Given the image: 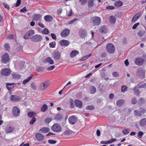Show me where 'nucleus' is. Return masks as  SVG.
I'll return each mask as SVG.
<instances>
[{
  "instance_id": "obj_19",
  "label": "nucleus",
  "mask_w": 146,
  "mask_h": 146,
  "mask_svg": "<svg viewBox=\"0 0 146 146\" xmlns=\"http://www.w3.org/2000/svg\"><path fill=\"white\" fill-rule=\"evenodd\" d=\"M15 84V83H6V86L7 89L9 91H11V90L14 88V86H13Z\"/></svg>"
},
{
  "instance_id": "obj_1",
  "label": "nucleus",
  "mask_w": 146,
  "mask_h": 146,
  "mask_svg": "<svg viewBox=\"0 0 146 146\" xmlns=\"http://www.w3.org/2000/svg\"><path fill=\"white\" fill-rule=\"evenodd\" d=\"M91 22L94 26H98L99 25L101 21V18L98 17H94L91 18Z\"/></svg>"
},
{
  "instance_id": "obj_49",
  "label": "nucleus",
  "mask_w": 146,
  "mask_h": 146,
  "mask_svg": "<svg viewBox=\"0 0 146 146\" xmlns=\"http://www.w3.org/2000/svg\"><path fill=\"white\" fill-rule=\"evenodd\" d=\"M43 70V68L41 67H38L36 69V70L38 72H42Z\"/></svg>"
},
{
  "instance_id": "obj_63",
  "label": "nucleus",
  "mask_w": 146,
  "mask_h": 146,
  "mask_svg": "<svg viewBox=\"0 0 146 146\" xmlns=\"http://www.w3.org/2000/svg\"><path fill=\"white\" fill-rule=\"evenodd\" d=\"M106 8L107 9L113 10L114 9L115 7L113 6H109L107 7Z\"/></svg>"
},
{
  "instance_id": "obj_62",
  "label": "nucleus",
  "mask_w": 146,
  "mask_h": 146,
  "mask_svg": "<svg viewBox=\"0 0 146 146\" xmlns=\"http://www.w3.org/2000/svg\"><path fill=\"white\" fill-rule=\"evenodd\" d=\"M55 67L54 66H52L49 67L47 68V70H51L53 69Z\"/></svg>"
},
{
  "instance_id": "obj_9",
  "label": "nucleus",
  "mask_w": 146,
  "mask_h": 146,
  "mask_svg": "<svg viewBox=\"0 0 146 146\" xmlns=\"http://www.w3.org/2000/svg\"><path fill=\"white\" fill-rule=\"evenodd\" d=\"M34 31L32 29L30 30L25 35L23 36V38L25 39H28L31 36L34 35Z\"/></svg>"
},
{
  "instance_id": "obj_5",
  "label": "nucleus",
  "mask_w": 146,
  "mask_h": 146,
  "mask_svg": "<svg viewBox=\"0 0 146 146\" xmlns=\"http://www.w3.org/2000/svg\"><path fill=\"white\" fill-rule=\"evenodd\" d=\"M43 39V37L40 35H36L33 36L31 38V40L34 42H38L40 41Z\"/></svg>"
},
{
  "instance_id": "obj_7",
  "label": "nucleus",
  "mask_w": 146,
  "mask_h": 146,
  "mask_svg": "<svg viewBox=\"0 0 146 146\" xmlns=\"http://www.w3.org/2000/svg\"><path fill=\"white\" fill-rule=\"evenodd\" d=\"M11 72L9 68H5L1 70V74L2 75L7 76L10 75Z\"/></svg>"
},
{
  "instance_id": "obj_31",
  "label": "nucleus",
  "mask_w": 146,
  "mask_h": 146,
  "mask_svg": "<svg viewBox=\"0 0 146 146\" xmlns=\"http://www.w3.org/2000/svg\"><path fill=\"white\" fill-rule=\"evenodd\" d=\"M114 5L116 7H119L123 5V3L120 1H118L115 2Z\"/></svg>"
},
{
  "instance_id": "obj_26",
  "label": "nucleus",
  "mask_w": 146,
  "mask_h": 146,
  "mask_svg": "<svg viewBox=\"0 0 146 146\" xmlns=\"http://www.w3.org/2000/svg\"><path fill=\"white\" fill-rule=\"evenodd\" d=\"M50 131L49 128L48 127H43L39 130V132L42 133H45L48 132Z\"/></svg>"
},
{
  "instance_id": "obj_58",
  "label": "nucleus",
  "mask_w": 146,
  "mask_h": 146,
  "mask_svg": "<svg viewBox=\"0 0 146 146\" xmlns=\"http://www.w3.org/2000/svg\"><path fill=\"white\" fill-rule=\"evenodd\" d=\"M3 4L5 8L7 9L8 10L9 9V7L7 3H3Z\"/></svg>"
},
{
  "instance_id": "obj_34",
  "label": "nucleus",
  "mask_w": 146,
  "mask_h": 146,
  "mask_svg": "<svg viewBox=\"0 0 146 146\" xmlns=\"http://www.w3.org/2000/svg\"><path fill=\"white\" fill-rule=\"evenodd\" d=\"M41 16L39 14H35L34 15L33 19L35 21H37L40 20Z\"/></svg>"
},
{
  "instance_id": "obj_48",
  "label": "nucleus",
  "mask_w": 146,
  "mask_h": 146,
  "mask_svg": "<svg viewBox=\"0 0 146 146\" xmlns=\"http://www.w3.org/2000/svg\"><path fill=\"white\" fill-rule=\"evenodd\" d=\"M42 33L44 34L47 35L49 33V31L48 29L45 28L42 31Z\"/></svg>"
},
{
  "instance_id": "obj_13",
  "label": "nucleus",
  "mask_w": 146,
  "mask_h": 146,
  "mask_svg": "<svg viewBox=\"0 0 146 146\" xmlns=\"http://www.w3.org/2000/svg\"><path fill=\"white\" fill-rule=\"evenodd\" d=\"M134 62L137 65L141 66L143 63L144 60L138 57L135 59Z\"/></svg>"
},
{
  "instance_id": "obj_3",
  "label": "nucleus",
  "mask_w": 146,
  "mask_h": 146,
  "mask_svg": "<svg viewBox=\"0 0 146 146\" xmlns=\"http://www.w3.org/2000/svg\"><path fill=\"white\" fill-rule=\"evenodd\" d=\"M51 129L53 131L57 133L61 132L62 130L61 127L57 123L54 124L51 126Z\"/></svg>"
},
{
  "instance_id": "obj_14",
  "label": "nucleus",
  "mask_w": 146,
  "mask_h": 146,
  "mask_svg": "<svg viewBox=\"0 0 146 146\" xmlns=\"http://www.w3.org/2000/svg\"><path fill=\"white\" fill-rule=\"evenodd\" d=\"M68 120L70 123L73 124L76 122L77 118L75 116L72 115L70 116L68 118Z\"/></svg>"
},
{
  "instance_id": "obj_17",
  "label": "nucleus",
  "mask_w": 146,
  "mask_h": 146,
  "mask_svg": "<svg viewBox=\"0 0 146 146\" xmlns=\"http://www.w3.org/2000/svg\"><path fill=\"white\" fill-rule=\"evenodd\" d=\"M99 31L102 33H106L108 32V29L105 26L101 27L99 29Z\"/></svg>"
},
{
  "instance_id": "obj_57",
  "label": "nucleus",
  "mask_w": 146,
  "mask_h": 146,
  "mask_svg": "<svg viewBox=\"0 0 146 146\" xmlns=\"http://www.w3.org/2000/svg\"><path fill=\"white\" fill-rule=\"evenodd\" d=\"M49 45L50 47L52 48H54L56 45V43L55 42H51L50 43Z\"/></svg>"
},
{
  "instance_id": "obj_25",
  "label": "nucleus",
  "mask_w": 146,
  "mask_h": 146,
  "mask_svg": "<svg viewBox=\"0 0 146 146\" xmlns=\"http://www.w3.org/2000/svg\"><path fill=\"white\" fill-rule=\"evenodd\" d=\"M44 19L47 22H50L52 20L53 18L50 15H47L44 17Z\"/></svg>"
},
{
  "instance_id": "obj_53",
  "label": "nucleus",
  "mask_w": 146,
  "mask_h": 146,
  "mask_svg": "<svg viewBox=\"0 0 146 146\" xmlns=\"http://www.w3.org/2000/svg\"><path fill=\"white\" fill-rule=\"evenodd\" d=\"M127 88L125 86H121V92H124L125 91H127Z\"/></svg>"
},
{
  "instance_id": "obj_51",
  "label": "nucleus",
  "mask_w": 146,
  "mask_h": 146,
  "mask_svg": "<svg viewBox=\"0 0 146 146\" xmlns=\"http://www.w3.org/2000/svg\"><path fill=\"white\" fill-rule=\"evenodd\" d=\"M137 102V98H132L131 101V103L132 104H135Z\"/></svg>"
},
{
  "instance_id": "obj_22",
  "label": "nucleus",
  "mask_w": 146,
  "mask_h": 146,
  "mask_svg": "<svg viewBox=\"0 0 146 146\" xmlns=\"http://www.w3.org/2000/svg\"><path fill=\"white\" fill-rule=\"evenodd\" d=\"M61 54L58 52H54L53 54L54 58L56 60L59 59L60 57Z\"/></svg>"
},
{
  "instance_id": "obj_16",
  "label": "nucleus",
  "mask_w": 146,
  "mask_h": 146,
  "mask_svg": "<svg viewBox=\"0 0 146 146\" xmlns=\"http://www.w3.org/2000/svg\"><path fill=\"white\" fill-rule=\"evenodd\" d=\"M144 74V72L143 70L141 69H139L137 72V76L138 77L141 78Z\"/></svg>"
},
{
  "instance_id": "obj_37",
  "label": "nucleus",
  "mask_w": 146,
  "mask_h": 146,
  "mask_svg": "<svg viewBox=\"0 0 146 146\" xmlns=\"http://www.w3.org/2000/svg\"><path fill=\"white\" fill-rule=\"evenodd\" d=\"M48 108V106L45 104H44L41 107V111L42 112H44L47 110Z\"/></svg>"
},
{
  "instance_id": "obj_44",
  "label": "nucleus",
  "mask_w": 146,
  "mask_h": 146,
  "mask_svg": "<svg viewBox=\"0 0 146 146\" xmlns=\"http://www.w3.org/2000/svg\"><path fill=\"white\" fill-rule=\"evenodd\" d=\"M92 55L91 54H89L88 55H86L83 57H82L81 59V61H83L86 60L87 59H88L89 57L91 56Z\"/></svg>"
},
{
  "instance_id": "obj_27",
  "label": "nucleus",
  "mask_w": 146,
  "mask_h": 146,
  "mask_svg": "<svg viewBox=\"0 0 146 146\" xmlns=\"http://www.w3.org/2000/svg\"><path fill=\"white\" fill-rule=\"evenodd\" d=\"M125 101L122 99L119 100L116 102L117 106L120 107L124 104Z\"/></svg>"
},
{
  "instance_id": "obj_52",
  "label": "nucleus",
  "mask_w": 146,
  "mask_h": 146,
  "mask_svg": "<svg viewBox=\"0 0 146 146\" xmlns=\"http://www.w3.org/2000/svg\"><path fill=\"white\" fill-rule=\"evenodd\" d=\"M140 84H139L138 86L140 88H146V83L140 85Z\"/></svg>"
},
{
  "instance_id": "obj_33",
  "label": "nucleus",
  "mask_w": 146,
  "mask_h": 146,
  "mask_svg": "<svg viewBox=\"0 0 146 146\" xmlns=\"http://www.w3.org/2000/svg\"><path fill=\"white\" fill-rule=\"evenodd\" d=\"M62 116L61 114H58L54 117V119L56 121H59L62 119Z\"/></svg>"
},
{
  "instance_id": "obj_43",
  "label": "nucleus",
  "mask_w": 146,
  "mask_h": 146,
  "mask_svg": "<svg viewBox=\"0 0 146 146\" xmlns=\"http://www.w3.org/2000/svg\"><path fill=\"white\" fill-rule=\"evenodd\" d=\"M93 6V0H88V6L89 7H91Z\"/></svg>"
},
{
  "instance_id": "obj_11",
  "label": "nucleus",
  "mask_w": 146,
  "mask_h": 146,
  "mask_svg": "<svg viewBox=\"0 0 146 146\" xmlns=\"http://www.w3.org/2000/svg\"><path fill=\"white\" fill-rule=\"evenodd\" d=\"M70 30L68 29H64L61 33L60 35L62 37H64L67 36L69 35Z\"/></svg>"
},
{
  "instance_id": "obj_12",
  "label": "nucleus",
  "mask_w": 146,
  "mask_h": 146,
  "mask_svg": "<svg viewBox=\"0 0 146 146\" xmlns=\"http://www.w3.org/2000/svg\"><path fill=\"white\" fill-rule=\"evenodd\" d=\"M21 99V97L15 95H12L10 97V100L13 102L18 101Z\"/></svg>"
},
{
  "instance_id": "obj_55",
  "label": "nucleus",
  "mask_w": 146,
  "mask_h": 146,
  "mask_svg": "<svg viewBox=\"0 0 146 146\" xmlns=\"http://www.w3.org/2000/svg\"><path fill=\"white\" fill-rule=\"evenodd\" d=\"M36 118L35 117H33L32 118L31 120L30 121L29 123L30 124H33L36 121Z\"/></svg>"
},
{
  "instance_id": "obj_42",
  "label": "nucleus",
  "mask_w": 146,
  "mask_h": 146,
  "mask_svg": "<svg viewBox=\"0 0 146 146\" xmlns=\"http://www.w3.org/2000/svg\"><path fill=\"white\" fill-rule=\"evenodd\" d=\"M144 31L141 30L138 32L137 34L140 37H141L145 33Z\"/></svg>"
},
{
  "instance_id": "obj_8",
  "label": "nucleus",
  "mask_w": 146,
  "mask_h": 146,
  "mask_svg": "<svg viewBox=\"0 0 146 146\" xmlns=\"http://www.w3.org/2000/svg\"><path fill=\"white\" fill-rule=\"evenodd\" d=\"M9 57L8 54L7 53H5L2 56L1 61L5 63H6L9 60Z\"/></svg>"
},
{
  "instance_id": "obj_61",
  "label": "nucleus",
  "mask_w": 146,
  "mask_h": 146,
  "mask_svg": "<svg viewBox=\"0 0 146 146\" xmlns=\"http://www.w3.org/2000/svg\"><path fill=\"white\" fill-rule=\"evenodd\" d=\"M78 20V19H73V20H71L70 21H68V23L70 24H72L74 22Z\"/></svg>"
},
{
  "instance_id": "obj_4",
  "label": "nucleus",
  "mask_w": 146,
  "mask_h": 146,
  "mask_svg": "<svg viewBox=\"0 0 146 146\" xmlns=\"http://www.w3.org/2000/svg\"><path fill=\"white\" fill-rule=\"evenodd\" d=\"M50 85L48 82L45 81L41 83L39 86V90L42 91L48 87Z\"/></svg>"
},
{
  "instance_id": "obj_2",
  "label": "nucleus",
  "mask_w": 146,
  "mask_h": 146,
  "mask_svg": "<svg viewBox=\"0 0 146 146\" xmlns=\"http://www.w3.org/2000/svg\"><path fill=\"white\" fill-rule=\"evenodd\" d=\"M106 49L109 53L113 54L115 51V47L113 44L109 43L106 45Z\"/></svg>"
},
{
  "instance_id": "obj_50",
  "label": "nucleus",
  "mask_w": 146,
  "mask_h": 146,
  "mask_svg": "<svg viewBox=\"0 0 146 146\" xmlns=\"http://www.w3.org/2000/svg\"><path fill=\"white\" fill-rule=\"evenodd\" d=\"M4 48L6 50H8L10 48V45L8 43L5 44L4 45Z\"/></svg>"
},
{
  "instance_id": "obj_10",
  "label": "nucleus",
  "mask_w": 146,
  "mask_h": 146,
  "mask_svg": "<svg viewBox=\"0 0 146 146\" xmlns=\"http://www.w3.org/2000/svg\"><path fill=\"white\" fill-rule=\"evenodd\" d=\"M13 115L15 117H17L19 116L20 114V109L17 106H14L12 109Z\"/></svg>"
},
{
  "instance_id": "obj_23",
  "label": "nucleus",
  "mask_w": 146,
  "mask_h": 146,
  "mask_svg": "<svg viewBox=\"0 0 146 146\" xmlns=\"http://www.w3.org/2000/svg\"><path fill=\"white\" fill-rule=\"evenodd\" d=\"M35 137L39 141H42L44 139V137L42 134L40 133H37L35 135Z\"/></svg>"
},
{
  "instance_id": "obj_32",
  "label": "nucleus",
  "mask_w": 146,
  "mask_h": 146,
  "mask_svg": "<svg viewBox=\"0 0 146 146\" xmlns=\"http://www.w3.org/2000/svg\"><path fill=\"white\" fill-rule=\"evenodd\" d=\"M90 93L92 94H94L96 92V88L93 86L90 87L89 88Z\"/></svg>"
},
{
  "instance_id": "obj_46",
  "label": "nucleus",
  "mask_w": 146,
  "mask_h": 146,
  "mask_svg": "<svg viewBox=\"0 0 146 146\" xmlns=\"http://www.w3.org/2000/svg\"><path fill=\"white\" fill-rule=\"evenodd\" d=\"M31 88L34 90H35L36 89V84L34 83H32L31 84Z\"/></svg>"
},
{
  "instance_id": "obj_45",
  "label": "nucleus",
  "mask_w": 146,
  "mask_h": 146,
  "mask_svg": "<svg viewBox=\"0 0 146 146\" xmlns=\"http://www.w3.org/2000/svg\"><path fill=\"white\" fill-rule=\"evenodd\" d=\"M72 133V131L68 129L66 130L64 132V134L66 135H68L71 134Z\"/></svg>"
},
{
  "instance_id": "obj_6",
  "label": "nucleus",
  "mask_w": 146,
  "mask_h": 146,
  "mask_svg": "<svg viewBox=\"0 0 146 146\" xmlns=\"http://www.w3.org/2000/svg\"><path fill=\"white\" fill-rule=\"evenodd\" d=\"M134 115L137 116L141 117L142 116V114L146 113V109L144 108L140 110H135L134 111Z\"/></svg>"
},
{
  "instance_id": "obj_64",
  "label": "nucleus",
  "mask_w": 146,
  "mask_h": 146,
  "mask_svg": "<svg viewBox=\"0 0 146 146\" xmlns=\"http://www.w3.org/2000/svg\"><path fill=\"white\" fill-rule=\"evenodd\" d=\"M80 1L81 4L82 5L85 4L87 1V0H80Z\"/></svg>"
},
{
  "instance_id": "obj_18",
  "label": "nucleus",
  "mask_w": 146,
  "mask_h": 146,
  "mask_svg": "<svg viewBox=\"0 0 146 146\" xmlns=\"http://www.w3.org/2000/svg\"><path fill=\"white\" fill-rule=\"evenodd\" d=\"M79 34L81 37H84L87 35L86 31L84 29H81L79 31Z\"/></svg>"
},
{
  "instance_id": "obj_24",
  "label": "nucleus",
  "mask_w": 146,
  "mask_h": 146,
  "mask_svg": "<svg viewBox=\"0 0 146 146\" xmlns=\"http://www.w3.org/2000/svg\"><path fill=\"white\" fill-rule=\"evenodd\" d=\"M79 53L78 51L77 50H74L72 51L70 54L71 58H73Z\"/></svg>"
},
{
  "instance_id": "obj_35",
  "label": "nucleus",
  "mask_w": 146,
  "mask_h": 146,
  "mask_svg": "<svg viewBox=\"0 0 146 146\" xmlns=\"http://www.w3.org/2000/svg\"><path fill=\"white\" fill-rule=\"evenodd\" d=\"M110 22L112 24L115 23L116 22V19L115 17L113 16H111L109 18Z\"/></svg>"
},
{
  "instance_id": "obj_56",
  "label": "nucleus",
  "mask_w": 146,
  "mask_h": 146,
  "mask_svg": "<svg viewBox=\"0 0 146 146\" xmlns=\"http://www.w3.org/2000/svg\"><path fill=\"white\" fill-rule=\"evenodd\" d=\"M112 74L113 77L116 78L118 77L119 76V73L117 72H113L112 73Z\"/></svg>"
},
{
  "instance_id": "obj_29",
  "label": "nucleus",
  "mask_w": 146,
  "mask_h": 146,
  "mask_svg": "<svg viewBox=\"0 0 146 146\" xmlns=\"http://www.w3.org/2000/svg\"><path fill=\"white\" fill-rule=\"evenodd\" d=\"M14 129L13 127L11 126H7L6 127L5 130L7 133H9L13 131Z\"/></svg>"
},
{
  "instance_id": "obj_36",
  "label": "nucleus",
  "mask_w": 146,
  "mask_h": 146,
  "mask_svg": "<svg viewBox=\"0 0 146 146\" xmlns=\"http://www.w3.org/2000/svg\"><path fill=\"white\" fill-rule=\"evenodd\" d=\"M146 124V119L143 118L141 119L139 123V125L141 126H143Z\"/></svg>"
},
{
  "instance_id": "obj_15",
  "label": "nucleus",
  "mask_w": 146,
  "mask_h": 146,
  "mask_svg": "<svg viewBox=\"0 0 146 146\" xmlns=\"http://www.w3.org/2000/svg\"><path fill=\"white\" fill-rule=\"evenodd\" d=\"M59 44L62 46H66L70 44L68 41L65 40H62L60 41Z\"/></svg>"
},
{
  "instance_id": "obj_41",
  "label": "nucleus",
  "mask_w": 146,
  "mask_h": 146,
  "mask_svg": "<svg viewBox=\"0 0 146 146\" xmlns=\"http://www.w3.org/2000/svg\"><path fill=\"white\" fill-rule=\"evenodd\" d=\"M52 118L51 117H48L44 120V122L46 124H48L52 120Z\"/></svg>"
},
{
  "instance_id": "obj_38",
  "label": "nucleus",
  "mask_w": 146,
  "mask_h": 146,
  "mask_svg": "<svg viewBox=\"0 0 146 146\" xmlns=\"http://www.w3.org/2000/svg\"><path fill=\"white\" fill-rule=\"evenodd\" d=\"M28 116L30 117L33 118L36 116V113L34 112H30L28 113Z\"/></svg>"
},
{
  "instance_id": "obj_30",
  "label": "nucleus",
  "mask_w": 146,
  "mask_h": 146,
  "mask_svg": "<svg viewBox=\"0 0 146 146\" xmlns=\"http://www.w3.org/2000/svg\"><path fill=\"white\" fill-rule=\"evenodd\" d=\"M141 15L140 13H138V14L135 15L133 17L131 21L132 22H135L136 21L137 19Z\"/></svg>"
},
{
  "instance_id": "obj_60",
  "label": "nucleus",
  "mask_w": 146,
  "mask_h": 146,
  "mask_svg": "<svg viewBox=\"0 0 146 146\" xmlns=\"http://www.w3.org/2000/svg\"><path fill=\"white\" fill-rule=\"evenodd\" d=\"M48 142L50 144H54L56 143V141L52 140H48Z\"/></svg>"
},
{
  "instance_id": "obj_39",
  "label": "nucleus",
  "mask_w": 146,
  "mask_h": 146,
  "mask_svg": "<svg viewBox=\"0 0 146 146\" xmlns=\"http://www.w3.org/2000/svg\"><path fill=\"white\" fill-rule=\"evenodd\" d=\"M33 75H31L27 79H26L24 80L23 81V84L25 85V84H26L27 83L29 82L30 80L32 79L33 77Z\"/></svg>"
},
{
  "instance_id": "obj_28",
  "label": "nucleus",
  "mask_w": 146,
  "mask_h": 146,
  "mask_svg": "<svg viewBox=\"0 0 146 146\" xmlns=\"http://www.w3.org/2000/svg\"><path fill=\"white\" fill-rule=\"evenodd\" d=\"M11 75L13 79H19L21 77V76L20 74L15 73H12Z\"/></svg>"
},
{
  "instance_id": "obj_21",
  "label": "nucleus",
  "mask_w": 146,
  "mask_h": 146,
  "mask_svg": "<svg viewBox=\"0 0 146 146\" xmlns=\"http://www.w3.org/2000/svg\"><path fill=\"white\" fill-rule=\"evenodd\" d=\"M44 62L45 63H48L49 64H54L53 60L50 57H48L44 60Z\"/></svg>"
},
{
  "instance_id": "obj_54",
  "label": "nucleus",
  "mask_w": 146,
  "mask_h": 146,
  "mask_svg": "<svg viewBox=\"0 0 146 146\" xmlns=\"http://www.w3.org/2000/svg\"><path fill=\"white\" fill-rule=\"evenodd\" d=\"M95 108L94 106H87L86 108L87 110H94Z\"/></svg>"
},
{
  "instance_id": "obj_47",
  "label": "nucleus",
  "mask_w": 146,
  "mask_h": 146,
  "mask_svg": "<svg viewBox=\"0 0 146 146\" xmlns=\"http://www.w3.org/2000/svg\"><path fill=\"white\" fill-rule=\"evenodd\" d=\"M122 132L124 135H126L128 134L129 133L130 131L129 129H125L123 130Z\"/></svg>"
},
{
  "instance_id": "obj_40",
  "label": "nucleus",
  "mask_w": 146,
  "mask_h": 146,
  "mask_svg": "<svg viewBox=\"0 0 146 146\" xmlns=\"http://www.w3.org/2000/svg\"><path fill=\"white\" fill-rule=\"evenodd\" d=\"M134 94L136 95L139 96V91L137 89V86L135 87L133 89Z\"/></svg>"
},
{
  "instance_id": "obj_20",
  "label": "nucleus",
  "mask_w": 146,
  "mask_h": 146,
  "mask_svg": "<svg viewBox=\"0 0 146 146\" xmlns=\"http://www.w3.org/2000/svg\"><path fill=\"white\" fill-rule=\"evenodd\" d=\"M75 104L76 107L80 108H82V104L80 100H75Z\"/></svg>"
},
{
  "instance_id": "obj_59",
  "label": "nucleus",
  "mask_w": 146,
  "mask_h": 146,
  "mask_svg": "<svg viewBox=\"0 0 146 146\" xmlns=\"http://www.w3.org/2000/svg\"><path fill=\"white\" fill-rule=\"evenodd\" d=\"M116 140L117 139L115 138H113L112 139L109 140L108 141V144L112 143L116 141Z\"/></svg>"
}]
</instances>
